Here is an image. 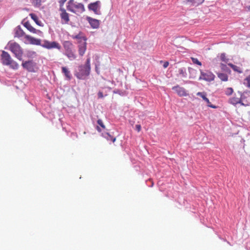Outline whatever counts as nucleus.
<instances>
[{"instance_id":"obj_17","label":"nucleus","mask_w":250,"mask_h":250,"mask_svg":"<svg viewBox=\"0 0 250 250\" xmlns=\"http://www.w3.org/2000/svg\"><path fill=\"white\" fill-rule=\"evenodd\" d=\"M78 48L80 56H83L86 49V42H83L79 44Z\"/></svg>"},{"instance_id":"obj_42","label":"nucleus","mask_w":250,"mask_h":250,"mask_svg":"<svg viewBox=\"0 0 250 250\" xmlns=\"http://www.w3.org/2000/svg\"><path fill=\"white\" fill-rule=\"evenodd\" d=\"M59 5H60V11H61V13H63L66 12V10L63 7V5H61V4H59Z\"/></svg>"},{"instance_id":"obj_23","label":"nucleus","mask_w":250,"mask_h":250,"mask_svg":"<svg viewBox=\"0 0 250 250\" xmlns=\"http://www.w3.org/2000/svg\"><path fill=\"white\" fill-rule=\"evenodd\" d=\"M228 65L230 66L233 69V70L235 72H236L239 74L243 73V71H242V69L239 66H237L234 64H233L231 63H228Z\"/></svg>"},{"instance_id":"obj_48","label":"nucleus","mask_w":250,"mask_h":250,"mask_svg":"<svg viewBox=\"0 0 250 250\" xmlns=\"http://www.w3.org/2000/svg\"><path fill=\"white\" fill-rule=\"evenodd\" d=\"M246 8L248 11H250V5L247 6Z\"/></svg>"},{"instance_id":"obj_35","label":"nucleus","mask_w":250,"mask_h":250,"mask_svg":"<svg viewBox=\"0 0 250 250\" xmlns=\"http://www.w3.org/2000/svg\"><path fill=\"white\" fill-rule=\"evenodd\" d=\"M220 59L222 61L226 63H229L228 62L229 61V59L226 57L225 53H223L221 54Z\"/></svg>"},{"instance_id":"obj_8","label":"nucleus","mask_w":250,"mask_h":250,"mask_svg":"<svg viewBox=\"0 0 250 250\" xmlns=\"http://www.w3.org/2000/svg\"><path fill=\"white\" fill-rule=\"evenodd\" d=\"M88 8L89 10L92 11L96 15H101V2L99 0L93 3H90L88 5Z\"/></svg>"},{"instance_id":"obj_7","label":"nucleus","mask_w":250,"mask_h":250,"mask_svg":"<svg viewBox=\"0 0 250 250\" xmlns=\"http://www.w3.org/2000/svg\"><path fill=\"white\" fill-rule=\"evenodd\" d=\"M238 93L240 95V99L242 101L241 105L245 106L250 105V91H246L242 92L238 91Z\"/></svg>"},{"instance_id":"obj_18","label":"nucleus","mask_w":250,"mask_h":250,"mask_svg":"<svg viewBox=\"0 0 250 250\" xmlns=\"http://www.w3.org/2000/svg\"><path fill=\"white\" fill-rule=\"evenodd\" d=\"M205 0H186L187 4L192 6H197L204 2Z\"/></svg>"},{"instance_id":"obj_1","label":"nucleus","mask_w":250,"mask_h":250,"mask_svg":"<svg viewBox=\"0 0 250 250\" xmlns=\"http://www.w3.org/2000/svg\"><path fill=\"white\" fill-rule=\"evenodd\" d=\"M90 70V58L87 57L84 64L80 65L75 68L74 75L79 80H84L89 76Z\"/></svg>"},{"instance_id":"obj_12","label":"nucleus","mask_w":250,"mask_h":250,"mask_svg":"<svg viewBox=\"0 0 250 250\" xmlns=\"http://www.w3.org/2000/svg\"><path fill=\"white\" fill-rule=\"evenodd\" d=\"M172 89L174 90L179 96L182 97L188 95L186 89L183 87H180L179 85L172 87Z\"/></svg>"},{"instance_id":"obj_15","label":"nucleus","mask_w":250,"mask_h":250,"mask_svg":"<svg viewBox=\"0 0 250 250\" xmlns=\"http://www.w3.org/2000/svg\"><path fill=\"white\" fill-rule=\"evenodd\" d=\"M71 37L73 39H76L78 40V43L79 44L83 42H86L87 38L83 36V34L82 32H80L78 34L76 35H72Z\"/></svg>"},{"instance_id":"obj_46","label":"nucleus","mask_w":250,"mask_h":250,"mask_svg":"<svg viewBox=\"0 0 250 250\" xmlns=\"http://www.w3.org/2000/svg\"><path fill=\"white\" fill-rule=\"evenodd\" d=\"M67 0H60L59 1V4L64 5V3Z\"/></svg>"},{"instance_id":"obj_21","label":"nucleus","mask_w":250,"mask_h":250,"mask_svg":"<svg viewBox=\"0 0 250 250\" xmlns=\"http://www.w3.org/2000/svg\"><path fill=\"white\" fill-rule=\"evenodd\" d=\"M240 98H236V97H232L230 98L229 100V103L233 105H236L238 104H241V102Z\"/></svg>"},{"instance_id":"obj_29","label":"nucleus","mask_w":250,"mask_h":250,"mask_svg":"<svg viewBox=\"0 0 250 250\" xmlns=\"http://www.w3.org/2000/svg\"><path fill=\"white\" fill-rule=\"evenodd\" d=\"M179 75L183 78L187 77V70L185 67H181L178 69Z\"/></svg>"},{"instance_id":"obj_10","label":"nucleus","mask_w":250,"mask_h":250,"mask_svg":"<svg viewBox=\"0 0 250 250\" xmlns=\"http://www.w3.org/2000/svg\"><path fill=\"white\" fill-rule=\"evenodd\" d=\"M24 21H25V20L22 21V24L30 32H32L33 33L37 34L39 35H41L42 34V32L41 31H40L39 30L36 29L35 28L32 27L28 21H26L24 22Z\"/></svg>"},{"instance_id":"obj_49","label":"nucleus","mask_w":250,"mask_h":250,"mask_svg":"<svg viewBox=\"0 0 250 250\" xmlns=\"http://www.w3.org/2000/svg\"><path fill=\"white\" fill-rule=\"evenodd\" d=\"M248 116H249V119L250 120V111H249L248 112Z\"/></svg>"},{"instance_id":"obj_26","label":"nucleus","mask_w":250,"mask_h":250,"mask_svg":"<svg viewBox=\"0 0 250 250\" xmlns=\"http://www.w3.org/2000/svg\"><path fill=\"white\" fill-rule=\"evenodd\" d=\"M188 70L189 73V78L194 79L197 72V70L190 67L188 68Z\"/></svg>"},{"instance_id":"obj_13","label":"nucleus","mask_w":250,"mask_h":250,"mask_svg":"<svg viewBox=\"0 0 250 250\" xmlns=\"http://www.w3.org/2000/svg\"><path fill=\"white\" fill-rule=\"evenodd\" d=\"M86 20L88 21L91 28L93 29H98L99 27L100 22L99 20L93 19L90 17H87Z\"/></svg>"},{"instance_id":"obj_2","label":"nucleus","mask_w":250,"mask_h":250,"mask_svg":"<svg viewBox=\"0 0 250 250\" xmlns=\"http://www.w3.org/2000/svg\"><path fill=\"white\" fill-rule=\"evenodd\" d=\"M0 61L3 65L9 66L11 68L14 70H17L19 67V64L12 59L7 52L5 51H2L1 52Z\"/></svg>"},{"instance_id":"obj_44","label":"nucleus","mask_w":250,"mask_h":250,"mask_svg":"<svg viewBox=\"0 0 250 250\" xmlns=\"http://www.w3.org/2000/svg\"><path fill=\"white\" fill-rule=\"evenodd\" d=\"M99 66H97V65L95 66V71L98 75L100 74V71L99 70Z\"/></svg>"},{"instance_id":"obj_36","label":"nucleus","mask_w":250,"mask_h":250,"mask_svg":"<svg viewBox=\"0 0 250 250\" xmlns=\"http://www.w3.org/2000/svg\"><path fill=\"white\" fill-rule=\"evenodd\" d=\"M244 83L247 87L250 88V75L245 79Z\"/></svg>"},{"instance_id":"obj_45","label":"nucleus","mask_w":250,"mask_h":250,"mask_svg":"<svg viewBox=\"0 0 250 250\" xmlns=\"http://www.w3.org/2000/svg\"><path fill=\"white\" fill-rule=\"evenodd\" d=\"M168 64H169V62H167V61L165 62L164 63V64H163L164 68H167L168 66Z\"/></svg>"},{"instance_id":"obj_6","label":"nucleus","mask_w":250,"mask_h":250,"mask_svg":"<svg viewBox=\"0 0 250 250\" xmlns=\"http://www.w3.org/2000/svg\"><path fill=\"white\" fill-rule=\"evenodd\" d=\"M200 76L199 78V80H205L207 82H210L214 80L215 75L211 72L208 70L206 71L200 69Z\"/></svg>"},{"instance_id":"obj_24","label":"nucleus","mask_w":250,"mask_h":250,"mask_svg":"<svg viewBox=\"0 0 250 250\" xmlns=\"http://www.w3.org/2000/svg\"><path fill=\"white\" fill-rule=\"evenodd\" d=\"M37 56V53L34 51L27 50L26 53V57L29 59H33Z\"/></svg>"},{"instance_id":"obj_14","label":"nucleus","mask_w":250,"mask_h":250,"mask_svg":"<svg viewBox=\"0 0 250 250\" xmlns=\"http://www.w3.org/2000/svg\"><path fill=\"white\" fill-rule=\"evenodd\" d=\"M101 135L107 141H111L113 143L116 141V138L114 136L113 132L104 131L102 133Z\"/></svg>"},{"instance_id":"obj_22","label":"nucleus","mask_w":250,"mask_h":250,"mask_svg":"<svg viewBox=\"0 0 250 250\" xmlns=\"http://www.w3.org/2000/svg\"><path fill=\"white\" fill-rule=\"evenodd\" d=\"M29 16L31 17V19L36 22L37 24L39 26H42L43 24L41 22V21L39 20V19L37 15L34 13H30Z\"/></svg>"},{"instance_id":"obj_5","label":"nucleus","mask_w":250,"mask_h":250,"mask_svg":"<svg viewBox=\"0 0 250 250\" xmlns=\"http://www.w3.org/2000/svg\"><path fill=\"white\" fill-rule=\"evenodd\" d=\"M21 66L24 69L26 70L29 72H36L38 70L37 63L33 60H30L26 61H21Z\"/></svg>"},{"instance_id":"obj_33","label":"nucleus","mask_w":250,"mask_h":250,"mask_svg":"<svg viewBox=\"0 0 250 250\" xmlns=\"http://www.w3.org/2000/svg\"><path fill=\"white\" fill-rule=\"evenodd\" d=\"M35 6H40L41 5L42 0H30Z\"/></svg>"},{"instance_id":"obj_39","label":"nucleus","mask_w":250,"mask_h":250,"mask_svg":"<svg viewBox=\"0 0 250 250\" xmlns=\"http://www.w3.org/2000/svg\"><path fill=\"white\" fill-rule=\"evenodd\" d=\"M94 65L100 66V62L99 61V58L98 57H96L95 61L94 62Z\"/></svg>"},{"instance_id":"obj_9","label":"nucleus","mask_w":250,"mask_h":250,"mask_svg":"<svg viewBox=\"0 0 250 250\" xmlns=\"http://www.w3.org/2000/svg\"><path fill=\"white\" fill-rule=\"evenodd\" d=\"M41 46L44 48H46L47 49L61 48V46L59 44V43L56 42H50L47 41H44L43 43L41 45Z\"/></svg>"},{"instance_id":"obj_34","label":"nucleus","mask_w":250,"mask_h":250,"mask_svg":"<svg viewBox=\"0 0 250 250\" xmlns=\"http://www.w3.org/2000/svg\"><path fill=\"white\" fill-rule=\"evenodd\" d=\"M233 92V89L231 87L227 88L225 91V93L226 95L229 96L231 95Z\"/></svg>"},{"instance_id":"obj_37","label":"nucleus","mask_w":250,"mask_h":250,"mask_svg":"<svg viewBox=\"0 0 250 250\" xmlns=\"http://www.w3.org/2000/svg\"><path fill=\"white\" fill-rule=\"evenodd\" d=\"M191 60L194 64H196L199 65H202L201 62L199 61V60L197 58L191 57Z\"/></svg>"},{"instance_id":"obj_43","label":"nucleus","mask_w":250,"mask_h":250,"mask_svg":"<svg viewBox=\"0 0 250 250\" xmlns=\"http://www.w3.org/2000/svg\"><path fill=\"white\" fill-rule=\"evenodd\" d=\"M135 129L137 131L139 132L141 129V125H135Z\"/></svg>"},{"instance_id":"obj_31","label":"nucleus","mask_w":250,"mask_h":250,"mask_svg":"<svg viewBox=\"0 0 250 250\" xmlns=\"http://www.w3.org/2000/svg\"><path fill=\"white\" fill-rule=\"evenodd\" d=\"M113 93L117 94L121 96H125L127 95V93L126 91L122 90L119 89H115L113 91Z\"/></svg>"},{"instance_id":"obj_38","label":"nucleus","mask_w":250,"mask_h":250,"mask_svg":"<svg viewBox=\"0 0 250 250\" xmlns=\"http://www.w3.org/2000/svg\"><path fill=\"white\" fill-rule=\"evenodd\" d=\"M97 124L100 125L104 129H105V126L104 125L103 121L101 119H98L97 121Z\"/></svg>"},{"instance_id":"obj_28","label":"nucleus","mask_w":250,"mask_h":250,"mask_svg":"<svg viewBox=\"0 0 250 250\" xmlns=\"http://www.w3.org/2000/svg\"><path fill=\"white\" fill-rule=\"evenodd\" d=\"M74 2V0H69V1L67 3L66 8L67 10L71 11L73 13H75V11L73 8V7H74V4H75Z\"/></svg>"},{"instance_id":"obj_3","label":"nucleus","mask_w":250,"mask_h":250,"mask_svg":"<svg viewBox=\"0 0 250 250\" xmlns=\"http://www.w3.org/2000/svg\"><path fill=\"white\" fill-rule=\"evenodd\" d=\"M62 45L64 49V55L66 56L70 61L75 60L77 55L73 43L70 41H65L63 42Z\"/></svg>"},{"instance_id":"obj_19","label":"nucleus","mask_w":250,"mask_h":250,"mask_svg":"<svg viewBox=\"0 0 250 250\" xmlns=\"http://www.w3.org/2000/svg\"><path fill=\"white\" fill-rule=\"evenodd\" d=\"M62 72L65 76L66 80L70 81L72 79L71 72L66 67L63 66L62 67Z\"/></svg>"},{"instance_id":"obj_25","label":"nucleus","mask_w":250,"mask_h":250,"mask_svg":"<svg viewBox=\"0 0 250 250\" xmlns=\"http://www.w3.org/2000/svg\"><path fill=\"white\" fill-rule=\"evenodd\" d=\"M218 77L222 81L227 82L228 80V76L227 74L221 73L218 72L216 73Z\"/></svg>"},{"instance_id":"obj_11","label":"nucleus","mask_w":250,"mask_h":250,"mask_svg":"<svg viewBox=\"0 0 250 250\" xmlns=\"http://www.w3.org/2000/svg\"><path fill=\"white\" fill-rule=\"evenodd\" d=\"M196 95L201 97L207 103L208 106L212 108H217V106L211 104L209 99L207 97V93L205 92H198Z\"/></svg>"},{"instance_id":"obj_40","label":"nucleus","mask_w":250,"mask_h":250,"mask_svg":"<svg viewBox=\"0 0 250 250\" xmlns=\"http://www.w3.org/2000/svg\"><path fill=\"white\" fill-rule=\"evenodd\" d=\"M146 184L148 185L149 187H152L153 186V182L151 179H149L148 181H146Z\"/></svg>"},{"instance_id":"obj_20","label":"nucleus","mask_w":250,"mask_h":250,"mask_svg":"<svg viewBox=\"0 0 250 250\" xmlns=\"http://www.w3.org/2000/svg\"><path fill=\"white\" fill-rule=\"evenodd\" d=\"M15 37L20 38L25 35V33L21 29L20 25H18L15 28Z\"/></svg>"},{"instance_id":"obj_32","label":"nucleus","mask_w":250,"mask_h":250,"mask_svg":"<svg viewBox=\"0 0 250 250\" xmlns=\"http://www.w3.org/2000/svg\"><path fill=\"white\" fill-rule=\"evenodd\" d=\"M74 7L76 8L81 9L82 12H83L85 10L83 4L81 3L74 4Z\"/></svg>"},{"instance_id":"obj_16","label":"nucleus","mask_w":250,"mask_h":250,"mask_svg":"<svg viewBox=\"0 0 250 250\" xmlns=\"http://www.w3.org/2000/svg\"><path fill=\"white\" fill-rule=\"evenodd\" d=\"M25 38L30 42V44L41 45L42 44L41 42V40L36 39L29 35H26Z\"/></svg>"},{"instance_id":"obj_41","label":"nucleus","mask_w":250,"mask_h":250,"mask_svg":"<svg viewBox=\"0 0 250 250\" xmlns=\"http://www.w3.org/2000/svg\"><path fill=\"white\" fill-rule=\"evenodd\" d=\"M98 98L99 99H102L104 98V96L103 95V93L102 91H99L97 94Z\"/></svg>"},{"instance_id":"obj_4","label":"nucleus","mask_w":250,"mask_h":250,"mask_svg":"<svg viewBox=\"0 0 250 250\" xmlns=\"http://www.w3.org/2000/svg\"><path fill=\"white\" fill-rule=\"evenodd\" d=\"M7 45H9V50L14 54L15 57L19 61H22L23 51L20 44L16 42H9Z\"/></svg>"},{"instance_id":"obj_47","label":"nucleus","mask_w":250,"mask_h":250,"mask_svg":"<svg viewBox=\"0 0 250 250\" xmlns=\"http://www.w3.org/2000/svg\"><path fill=\"white\" fill-rule=\"evenodd\" d=\"M96 128L98 132H101L102 131V130L99 126H97Z\"/></svg>"},{"instance_id":"obj_27","label":"nucleus","mask_w":250,"mask_h":250,"mask_svg":"<svg viewBox=\"0 0 250 250\" xmlns=\"http://www.w3.org/2000/svg\"><path fill=\"white\" fill-rule=\"evenodd\" d=\"M60 17L62 20L64 21L65 23H67L69 21V14L66 12L63 13H61Z\"/></svg>"},{"instance_id":"obj_30","label":"nucleus","mask_w":250,"mask_h":250,"mask_svg":"<svg viewBox=\"0 0 250 250\" xmlns=\"http://www.w3.org/2000/svg\"><path fill=\"white\" fill-rule=\"evenodd\" d=\"M228 65H226L224 63H221L220 64V67L221 69L226 73H228L229 74H230L231 70L227 66Z\"/></svg>"}]
</instances>
